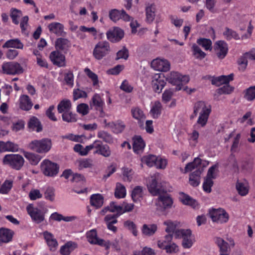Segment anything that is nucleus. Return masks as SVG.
Masks as SVG:
<instances>
[{
  "label": "nucleus",
  "instance_id": "13d9d810",
  "mask_svg": "<svg viewBox=\"0 0 255 255\" xmlns=\"http://www.w3.org/2000/svg\"><path fill=\"white\" fill-rule=\"evenodd\" d=\"M210 112H207L206 113L200 114L197 121V124L202 127H204L207 124Z\"/></svg>",
  "mask_w": 255,
  "mask_h": 255
},
{
  "label": "nucleus",
  "instance_id": "4d7b16f0",
  "mask_svg": "<svg viewBox=\"0 0 255 255\" xmlns=\"http://www.w3.org/2000/svg\"><path fill=\"white\" fill-rule=\"evenodd\" d=\"M233 89L234 88L230 86L228 83L225 84L223 87L218 89L217 92L220 95L224 94H229L233 91Z\"/></svg>",
  "mask_w": 255,
  "mask_h": 255
},
{
  "label": "nucleus",
  "instance_id": "ddd939ff",
  "mask_svg": "<svg viewBox=\"0 0 255 255\" xmlns=\"http://www.w3.org/2000/svg\"><path fill=\"white\" fill-rule=\"evenodd\" d=\"M172 204V198L167 194L159 195L156 202V205L164 210L170 208Z\"/></svg>",
  "mask_w": 255,
  "mask_h": 255
},
{
  "label": "nucleus",
  "instance_id": "bf43d9fd",
  "mask_svg": "<svg viewBox=\"0 0 255 255\" xmlns=\"http://www.w3.org/2000/svg\"><path fill=\"white\" fill-rule=\"evenodd\" d=\"M128 50L126 47H124L122 49L119 50L117 53V58L116 60H119L120 59H124L127 60L128 57Z\"/></svg>",
  "mask_w": 255,
  "mask_h": 255
},
{
  "label": "nucleus",
  "instance_id": "a18cd8bd",
  "mask_svg": "<svg viewBox=\"0 0 255 255\" xmlns=\"http://www.w3.org/2000/svg\"><path fill=\"white\" fill-rule=\"evenodd\" d=\"M192 49L193 54L196 58L201 60L206 56V53L202 51L201 48L196 44H193Z\"/></svg>",
  "mask_w": 255,
  "mask_h": 255
},
{
  "label": "nucleus",
  "instance_id": "f03ea898",
  "mask_svg": "<svg viewBox=\"0 0 255 255\" xmlns=\"http://www.w3.org/2000/svg\"><path fill=\"white\" fill-rule=\"evenodd\" d=\"M166 80L169 83L176 85L175 90L179 91L182 89L183 84L189 81V78L186 75H182L178 72H172L167 76Z\"/></svg>",
  "mask_w": 255,
  "mask_h": 255
},
{
  "label": "nucleus",
  "instance_id": "2eb2a0df",
  "mask_svg": "<svg viewBox=\"0 0 255 255\" xmlns=\"http://www.w3.org/2000/svg\"><path fill=\"white\" fill-rule=\"evenodd\" d=\"M27 211L31 218L37 223L44 220V215L37 208H34L32 204H29L26 207Z\"/></svg>",
  "mask_w": 255,
  "mask_h": 255
},
{
  "label": "nucleus",
  "instance_id": "58836bf2",
  "mask_svg": "<svg viewBox=\"0 0 255 255\" xmlns=\"http://www.w3.org/2000/svg\"><path fill=\"white\" fill-rule=\"evenodd\" d=\"M142 188L140 186H136L132 191L131 198L132 200L136 202L140 201L142 197Z\"/></svg>",
  "mask_w": 255,
  "mask_h": 255
},
{
  "label": "nucleus",
  "instance_id": "864d4df0",
  "mask_svg": "<svg viewBox=\"0 0 255 255\" xmlns=\"http://www.w3.org/2000/svg\"><path fill=\"white\" fill-rule=\"evenodd\" d=\"M123 174L124 176V180L130 182L132 179V175L133 174V171L130 168L124 167L122 168Z\"/></svg>",
  "mask_w": 255,
  "mask_h": 255
},
{
  "label": "nucleus",
  "instance_id": "e2e57ef3",
  "mask_svg": "<svg viewBox=\"0 0 255 255\" xmlns=\"http://www.w3.org/2000/svg\"><path fill=\"white\" fill-rule=\"evenodd\" d=\"M87 97V94L86 92L78 88L75 89L73 91V99L74 101L81 98Z\"/></svg>",
  "mask_w": 255,
  "mask_h": 255
},
{
  "label": "nucleus",
  "instance_id": "bb28decb",
  "mask_svg": "<svg viewBox=\"0 0 255 255\" xmlns=\"http://www.w3.org/2000/svg\"><path fill=\"white\" fill-rule=\"evenodd\" d=\"M107 125L116 134L122 132L126 128L125 125L122 121L109 123Z\"/></svg>",
  "mask_w": 255,
  "mask_h": 255
},
{
  "label": "nucleus",
  "instance_id": "a878e982",
  "mask_svg": "<svg viewBox=\"0 0 255 255\" xmlns=\"http://www.w3.org/2000/svg\"><path fill=\"white\" fill-rule=\"evenodd\" d=\"M180 195V200L183 204L189 205L194 208L198 206L197 201L188 195L183 192L181 193Z\"/></svg>",
  "mask_w": 255,
  "mask_h": 255
},
{
  "label": "nucleus",
  "instance_id": "aec40b11",
  "mask_svg": "<svg viewBox=\"0 0 255 255\" xmlns=\"http://www.w3.org/2000/svg\"><path fill=\"white\" fill-rule=\"evenodd\" d=\"M55 46L56 49L66 53L70 46V41L66 38H59L55 41Z\"/></svg>",
  "mask_w": 255,
  "mask_h": 255
},
{
  "label": "nucleus",
  "instance_id": "6e6d98bb",
  "mask_svg": "<svg viewBox=\"0 0 255 255\" xmlns=\"http://www.w3.org/2000/svg\"><path fill=\"white\" fill-rule=\"evenodd\" d=\"M12 186V181L9 180H5L2 184L0 188V193L1 194H7L11 189Z\"/></svg>",
  "mask_w": 255,
  "mask_h": 255
},
{
  "label": "nucleus",
  "instance_id": "5701e85b",
  "mask_svg": "<svg viewBox=\"0 0 255 255\" xmlns=\"http://www.w3.org/2000/svg\"><path fill=\"white\" fill-rule=\"evenodd\" d=\"M234 74H230L228 76L222 75L216 78H214L212 80V84L219 86L222 84H228L230 81L233 80Z\"/></svg>",
  "mask_w": 255,
  "mask_h": 255
},
{
  "label": "nucleus",
  "instance_id": "ea45409f",
  "mask_svg": "<svg viewBox=\"0 0 255 255\" xmlns=\"http://www.w3.org/2000/svg\"><path fill=\"white\" fill-rule=\"evenodd\" d=\"M166 82L160 78L152 81V87L154 91L158 93H160L162 89L165 86Z\"/></svg>",
  "mask_w": 255,
  "mask_h": 255
},
{
  "label": "nucleus",
  "instance_id": "37998d69",
  "mask_svg": "<svg viewBox=\"0 0 255 255\" xmlns=\"http://www.w3.org/2000/svg\"><path fill=\"white\" fill-rule=\"evenodd\" d=\"M22 15V13L21 10H18L15 8H12L10 9V16L12 19L13 23L17 25L19 23L18 18Z\"/></svg>",
  "mask_w": 255,
  "mask_h": 255
},
{
  "label": "nucleus",
  "instance_id": "603ef678",
  "mask_svg": "<svg viewBox=\"0 0 255 255\" xmlns=\"http://www.w3.org/2000/svg\"><path fill=\"white\" fill-rule=\"evenodd\" d=\"M216 2V0H206L205 6L211 13H217L218 9L215 7Z\"/></svg>",
  "mask_w": 255,
  "mask_h": 255
},
{
  "label": "nucleus",
  "instance_id": "e433bc0d",
  "mask_svg": "<svg viewBox=\"0 0 255 255\" xmlns=\"http://www.w3.org/2000/svg\"><path fill=\"white\" fill-rule=\"evenodd\" d=\"M223 34L228 40H230L233 38L235 40H239L240 38L239 34L235 31L227 27H225V31L223 32Z\"/></svg>",
  "mask_w": 255,
  "mask_h": 255
},
{
  "label": "nucleus",
  "instance_id": "2f4dec72",
  "mask_svg": "<svg viewBox=\"0 0 255 255\" xmlns=\"http://www.w3.org/2000/svg\"><path fill=\"white\" fill-rule=\"evenodd\" d=\"M90 203L92 206L99 208L103 205L104 197L99 194H93L90 197Z\"/></svg>",
  "mask_w": 255,
  "mask_h": 255
},
{
  "label": "nucleus",
  "instance_id": "393cba45",
  "mask_svg": "<svg viewBox=\"0 0 255 255\" xmlns=\"http://www.w3.org/2000/svg\"><path fill=\"white\" fill-rule=\"evenodd\" d=\"M220 249V255H228V243L220 237H216L215 241Z\"/></svg>",
  "mask_w": 255,
  "mask_h": 255
},
{
  "label": "nucleus",
  "instance_id": "79ce46f5",
  "mask_svg": "<svg viewBox=\"0 0 255 255\" xmlns=\"http://www.w3.org/2000/svg\"><path fill=\"white\" fill-rule=\"evenodd\" d=\"M155 10V9L153 4H151L146 7V20L149 23L152 22L154 19Z\"/></svg>",
  "mask_w": 255,
  "mask_h": 255
},
{
  "label": "nucleus",
  "instance_id": "6ab92c4d",
  "mask_svg": "<svg viewBox=\"0 0 255 255\" xmlns=\"http://www.w3.org/2000/svg\"><path fill=\"white\" fill-rule=\"evenodd\" d=\"M131 112L133 118L138 120L139 126L141 128H143V120L145 119V116L143 111L139 108L136 107L132 108L131 110Z\"/></svg>",
  "mask_w": 255,
  "mask_h": 255
},
{
  "label": "nucleus",
  "instance_id": "a211bd4d",
  "mask_svg": "<svg viewBox=\"0 0 255 255\" xmlns=\"http://www.w3.org/2000/svg\"><path fill=\"white\" fill-rule=\"evenodd\" d=\"M86 235L88 242L91 244L103 246V243L105 242L104 240L98 238L97 231L95 229L88 232Z\"/></svg>",
  "mask_w": 255,
  "mask_h": 255
},
{
  "label": "nucleus",
  "instance_id": "5fc2aeb1",
  "mask_svg": "<svg viewBox=\"0 0 255 255\" xmlns=\"http://www.w3.org/2000/svg\"><path fill=\"white\" fill-rule=\"evenodd\" d=\"M245 98L249 101L255 99V86H251L246 90Z\"/></svg>",
  "mask_w": 255,
  "mask_h": 255
},
{
  "label": "nucleus",
  "instance_id": "f8f14e48",
  "mask_svg": "<svg viewBox=\"0 0 255 255\" xmlns=\"http://www.w3.org/2000/svg\"><path fill=\"white\" fill-rule=\"evenodd\" d=\"M151 67L157 71L166 72L169 70L170 64L166 60L157 58L151 61Z\"/></svg>",
  "mask_w": 255,
  "mask_h": 255
},
{
  "label": "nucleus",
  "instance_id": "9b49d317",
  "mask_svg": "<svg viewBox=\"0 0 255 255\" xmlns=\"http://www.w3.org/2000/svg\"><path fill=\"white\" fill-rule=\"evenodd\" d=\"M214 50L219 59H223L228 53V45L224 41H218L214 44Z\"/></svg>",
  "mask_w": 255,
  "mask_h": 255
},
{
  "label": "nucleus",
  "instance_id": "c03bdc74",
  "mask_svg": "<svg viewBox=\"0 0 255 255\" xmlns=\"http://www.w3.org/2000/svg\"><path fill=\"white\" fill-rule=\"evenodd\" d=\"M95 153L100 154L105 157H109L111 155L112 151L108 145L104 144L101 149L96 150Z\"/></svg>",
  "mask_w": 255,
  "mask_h": 255
},
{
  "label": "nucleus",
  "instance_id": "c85d7f7f",
  "mask_svg": "<svg viewBox=\"0 0 255 255\" xmlns=\"http://www.w3.org/2000/svg\"><path fill=\"white\" fill-rule=\"evenodd\" d=\"M28 128L32 130L40 132L42 129V125L39 120L35 117H32L28 123Z\"/></svg>",
  "mask_w": 255,
  "mask_h": 255
},
{
  "label": "nucleus",
  "instance_id": "473e14b6",
  "mask_svg": "<svg viewBox=\"0 0 255 255\" xmlns=\"http://www.w3.org/2000/svg\"><path fill=\"white\" fill-rule=\"evenodd\" d=\"M162 109V106L161 103L158 101H155L150 111V114L152 118L157 119L161 114Z\"/></svg>",
  "mask_w": 255,
  "mask_h": 255
},
{
  "label": "nucleus",
  "instance_id": "f257e3e1",
  "mask_svg": "<svg viewBox=\"0 0 255 255\" xmlns=\"http://www.w3.org/2000/svg\"><path fill=\"white\" fill-rule=\"evenodd\" d=\"M2 162L4 165H7L13 169L19 170L23 166L24 159L20 154H8L3 157Z\"/></svg>",
  "mask_w": 255,
  "mask_h": 255
},
{
  "label": "nucleus",
  "instance_id": "9d476101",
  "mask_svg": "<svg viewBox=\"0 0 255 255\" xmlns=\"http://www.w3.org/2000/svg\"><path fill=\"white\" fill-rule=\"evenodd\" d=\"M210 216L213 222L223 223L229 219L228 214L224 210H213L210 213Z\"/></svg>",
  "mask_w": 255,
  "mask_h": 255
},
{
  "label": "nucleus",
  "instance_id": "49530a36",
  "mask_svg": "<svg viewBox=\"0 0 255 255\" xmlns=\"http://www.w3.org/2000/svg\"><path fill=\"white\" fill-rule=\"evenodd\" d=\"M197 43L206 50L212 49V41L210 39L200 38L197 39Z\"/></svg>",
  "mask_w": 255,
  "mask_h": 255
},
{
  "label": "nucleus",
  "instance_id": "7ed1b4c3",
  "mask_svg": "<svg viewBox=\"0 0 255 255\" xmlns=\"http://www.w3.org/2000/svg\"><path fill=\"white\" fill-rule=\"evenodd\" d=\"M1 69L3 74L10 75L21 74L24 71L20 64L15 61L4 62L1 66Z\"/></svg>",
  "mask_w": 255,
  "mask_h": 255
},
{
  "label": "nucleus",
  "instance_id": "20e7f679",
  "mask_svg": "<svg viewBox=\"0 0 255 255\" xmlns=\"http://www.w3.org/2000/svg\"><path fill=\"white\" fill-rule=\"evenodd\" d=\"M110 51V44L107 41H101L95 46L93 50V55L98 60L102 59L108 55Z\"/></svg>",
  "mask_w": 255,
  "mask_h": 255
},
{
  "label": "nucleus",
  "instance_id": "6e6552de",
  "mask_svg": "<svg viewBox=\"0 0 255 255\" xmlns=\"http://www.w3.org/2000/svg\"><path fill=\"white\" fill-rule=\"evenodd\" d=\"M149 192L153 196L160 195L161 193L166 192V190L156 179H152L151 182L147 185Z\"/></svg>",
  "mask_w": 255,
  "mask_h": 255
},
{
  "label": "nucleus",
  "instance_id": "39448f33",
  "mask_svg": "<svg viewBox=\"0 0 255 255\" xmlns=\"http://www.w3.org/2000/svg\"><path fill=\"white\" fill-rule=\"evenodd\" d=\"M191 231L189 229L177 230L175 231V237L176 238H182V245L183 247L185 249H189L193 245L191 239Z\"/></svg>",
  "mask_w": 255,
  "mask_h": 255
},
{
  "label": "nucleus",
  "instance_id": "412c9836",
  "mask_svg": "<svg viewBox=\"0 0 255 255\" xmlns=\"http://www.w3.org/2000/svg\"><path fill=\"white\" fill-rule=\"evenodd\" d=\"M49 30L57 36H64L66 32L64 31V26L59 22H52L49 24Z\"/></svg>",
  "mask_w": 255,
  "mask_h": 255
},
{
  "label": "nucleus",
  "instance_id": "f3484780",
  "mask_svg": "<svg viewBox=\"0 0 255 255\" xmlns=\"http://www.w3.org/2000/svg\"><path fill=\"white\" fill-rule=\"evenodd\" d=\"M50 58L54 65L59 67L65 65V56L58 50L52 52Z\"/></svg>",
  "mask_w": 255,
  "mask_h": 255
},
{
  "label": "nucleus",
  "instance_id": "0e129e2a",
  "mask_svg": "<svg viewBox=\"0 0 255 255\" xmlns=\"http://www.w3.org/2000/svg\"><path fill=\"white\" fill-rule=\"evenodd\" d=\"M109 16L111 20L116 22L121 19V11L114 9L110 11Z\"/></svg>",
  "mask_w": 255,
  "mask_h": 255
},
{
  "label": "nucleus",
  "instance_id": "774afa93",
  "mask_svg": "<svg viewBox=\"0 0 255 255\" xmlns=\"http://www.w3.org/2000/svg\"><path fill=\"white\" fill-rule=\"evenodd\" d=\"M124 225L127 227L128 230L132 231L133 235L134 236H136L137 235V231L136 230V227L135 224L132 221H127L125 222Z\"/></svg>",
  "mask_w": 255,
  "mask_h": 255
},
{
  "label": "nucleus",
  "instance_id": "72a5a7b5",
  "mask_svg": "<svg viewBox=\"0 0 255 255\" xmlns=\"http://www.w3.org/2000/svg\"><path fill=\"white\" fill-rule=\"evenodd\" d=\"M71 106V103L69 100L64 99L58 104L57 110L59 113H63L64 112L70 111Z\"/></svg>",
  "mask_w": 255,
  "mask_h": 255
},
{
  "label": "nucleus",
  "instance_id": "0eeeda50",
  "mask_svg": "<svg viewBox=\"0 0 255 255\" xmlns=\"http://www.w3.org/2000/svg\"><path fill=\"white\" fill-rule=\"evenodd\" d=\"M28 147L31 150L38 153L46 152L48 151V139L43 138L39 140H33L29 143Z\"/></svg>",
  "mask_w": 255,
  "mask_h": 255
},
{
  "label": "nucleus",
  "instance_id": "c756f323",
  "mask_svg": "<svg viewBox=\"0 0 255 255\" xmlns=\"http://www.w3.org/2000/svg\"><path fill=\"white\" fill-rule=\"evenodd\" d=\"M33 104L27 95H22L20 98V108L24 111L29 110Z\"/></svg>",
  "mask_w": 255,
  "mask_h": 255
},
{
  "label": "nucleus",
  "instance_id": "8fccbe9b",
  "mask_svg": "<svg viewBox=\"0 0 255 255\" xmlns=\"http://www.w3.org/2000/svg\"><path fill=\"white\" fill-rule=\"evenodd\" d=\"M97 136L99 138H102L107 143H112L113 142V138L112 136L107 132L100 131L98 133Z\"/></svg>",
  "mask_w": 255,
  "mask_h": 255
},
{
  "label": "nucleus",
  "instance_id": "4c0bfd02",
  "mask_svg": "<svg viewBox=\"0 0 255 255\" xmlns=\"http://www.w3.org/2000/svg\"><path fill=\"white\" fill-rule=\"evenodd\" d=\"M157 230V226L155 224L147 225L144 224L142 228V233L146 235L150 236L153 235Z\"/></svg>",
  "mask_w": 255,
  "mask_h": 255
},
{
  "label": "nucleus",
  "instance_id": "052dcab7",
  "mask_svg": "<svg viewBox=\"0 0 255 255\" xmlns=\"http://www.w3.org/2000/svg\"><path fill=\"white\" fill-rule=\"evenodd\" d=\"M213 185V181L212 179L210 178H205L203 184V190L207 193H210L211 192V187Z\"/></svg>",
  "mask_w": 255,
  "mask_h": 255
},
{
  "label": "nucleus",
  "instance_id": "69168bd1",
  "mask_svg": "<svg viewBox=\"0 0 255 255\" xmlns=\"http://www.w3.org/2000/svg\"><path fill=\"white\" fill-rule=\"evenodd\" d=\"M85 72L88 77L93 81V85L96 86L98 85L99 82L98 76L88 68H86Z\"/></svg>",
  "mask_w": 255,
  "mask_h": 255
},
{
  "label": "nucleus",
  "instance_id": "a19ab883",
  "mask_svg": "<svg viewBox=\"0 0 255 255\" xmlns=\"http://www.w3.org/2000/svg\"><path fill=\"white\" fill-rule=\"evenodd\" d=\"M126 190L125 187L121 183H117L115 192V196L116 198H121L126 196Z\"/></svg>",
  "mask_w": 255,
  "mask_h": 255
},
{
  "label": "nucleus",
  "instance_id": "09e8293b",
  "mask_svg": "<svg viewBox=\"0 0 255 255\" xmlns=\"http://www.w3.org/2000/svg\"><path fill=\"white\" fill-rule=\"evenodd\" d=\"M62 118L64 122L67 123H72L76 121L75 115L73 114L71 111L62 113Z\"/></svg>",
  "mask_w": 255,
  "mask_h": 255
},
{
  "label": "nucleus",
  "instance_id": "680f3d73",
  "mask_svg": "<svg viewBox=\"0 0 255 255\" xmlns=\"http://www.w3.org/2000/svg\"><path fill=\"white\" fill-rule=\"evenodd\" d=\"M89 106L85 103H81L77 106V111L82 115L85 116L89 113Z\"/></svg>",
  "mask_w": 255,
  "mask_h": 255
},
{
  "label": "nucleus",
  "instance_id": "338daca9",
  "mask_svg": "<svg viewBox=\"0 0 255 255\" xmlns=\"http://www.w3.org/2000/svg\"><path fill=\"white\" fill-rule=\"evenodd\" d=\"M58 246V242L56 239H53V235L49 233V247L50 251H54Z\"/></svg>",
  "mask_w": 255,
  "mask_h": 255
},
{
  "label": "nucleus",
  "instance_id": "4be33fe9",
  "mask_svg": "<svg viewBox=\"0 0 255 255\" xmlns=\"http://www.w3.org/2000/svg\"><path fill=\"white\" fill-rule=\"evenodd\" d=\"M132 147L135 152L138 153L139 151H141L144 149L145 144L140 135H134L132 137Z\"/></svg>",
  "mask_w": 255,
  "mask_h": 255
},
{
  "label": "nucleus",
  "instance_id": "4468645a",
  "mask_svg": "<svg viewBox=\"0 0 255 255\" xmlns=\"http://www.w3.org/2000/svg\"><path fill=\"white\" fill-rule=\"evenodd\" d=\"M104 103L102 101L100 96L98 94H95L92 97L91 102L90 103V106L92 108L95 107L97 111L100 112V117H104L105 116V113L103 111V107Z\"/></svg>",
  "mask_w": 255,
  "mask_h": 255
},
{
  "label": "nucleus",
  "instance_id": "dca6fc26",
  "mask_svg": "<svg viewBox=\"0 0 255 255\" xmlns=\"http://www.w3.org/2000/svg\"><path fill=\"white\" fill-rule=\"evenodd\" d=\"M211 112V109L207 108L205 102L198 101L194 104L193 114L190 116V119H193L196 117L199 113L200 115Z\"/></svg>",
  "mask_w": 255,
  "mask_h": 255
},
{
  "label": "nucleus",
  "instance_id": "f704fd0d",
  "mask_svg": "<svg viewBox=\"0 0 255 255\" xmlns=\"http://www.w3.org/2000/svg\"><path fill=\"white\" fill-rule=\"evenodd\" d=\"M201 162L202 160L200 158H195L193 162H189L186 165L185 167V173L191 171L195 168H199V167L203 166L201 165Z\"/></svg>",
  "mask_w": 255,
  "mask_h": 255
},
{
  "label": "nucleus",
  "instance_id": "cd10ccee",
  "mask_svg": "<svg viewBox=\"0 0 255 255\" xmlns=\"http://www.w3.org/2000/svg\"><path fill=\"white\" fill-rule=\"evenodd\" d=\"M4 48H14L16 49H22L23 44L18 38L10 39L5 42L2 45Z\"/></svg>",
  "mask_w": 255,
  "mask_h": 255
},
{
  "label": "nucleus",
  "instance_id": "3c124183",
  "mask_svg": "<svg viewBox=\"0 0 255 255\" xmlns=\"http://www.w3.org/2000/svg\"><path fill=\"white\" fill-rule=\"evenodd\" d=\"M227 166L231 168L233 170H234L235 172L238 171L239 167L237 161L234 155L231 154L229 156Z\"/></svg>",
  "mask_w": 255,
  "mask_h": 255
},
{
  "label": "nucleus",
  "instance_id": "423d86ee",
  "mask_svg": "<svg viewBox=\"0 0 255 255\" xmlns=\"http://www.w3.org/2000/svg\"><path fill=\"white\" fill-rule=\"evenodd\" d=\"M145 163L149 167L155 166L157 168L164 169L165 168L167 161L165 159L161 158L158 159L153 155H148L143 157Z\"/></svg>",
  "mask_w": 255,
  "mask_h": 255
},
{
  "label": "nucleus",
  "instance_id": "1a4fd4ad",
  "mask_svg": "<svg viewBox=\"0 0 255 255\" xmlns=\"http://www.w3.org/2000/svg\"><path fill=\"white\" fill-rule=\"evenodd\" d=\"M107 39L112 42L120 41L124 36V31L119 27H114L106 33Z\"/></svg>",
  "mask_w": 255,
  "mask_h": 255
},
{
  "label": "nucleus",
  "instance_id": "c9c22d12",
  "mask_svg": "<svg viewBox=\"0 0 255 255\" xmlns=\"http://www.w3.org/2000/svg\"><path fill=\"white\" fill-rule=\"evenodd\" d=\"M23 154L32 165H37L40 160L39 155L31 152L23 151Z\"/></svg>",
  "mask_w": 255,
  "mask_h": 255
},
{
  "label": "nucleus",
  "instance_id": "b1692460",
  "mask_svg": "<svg viewBox=\"0 0 255 255\" xmlns=\"http://www.w3.org/2000/svg\"><path fill=\"white\" fill-rule=\"evenodd\" d=\"M77 247L76 243L69 241L62 246L60 249V253L62 255H69Z\"/></svg>",
  "mask_w": 255,
  "mask_h": 255
},
{
  "label": "nucleus",
  "instance_id": "7c9ffc66",
  "mask_svg": "<svg viewBox=\"0 0 255 255\" xmlns=\"http://www.w3.org/2000/svg\"><path fill=\"white\" fill-rule=\"evenodd\" d=\"M13 232L10 230L5 228L0 229V241L3 243L10 241L13 236Z\"/></svg>",
  "mask_w": 255,
  "mask_h": 255
},
{
  "label": "nucleus",
  "instance_id": "de8ad7c7",
  "mask_svg": "<svg viewBox=\"0 0 255 255\" xmlns=\"http://www.w3.org/2000/svg\"><path fill=\"white\" fill-rule=\"evenodd\" d=\"M59 169V166L56 163L49 160V176L54 177L56 176Z\"/></svg>",
  "mask_w": 255,
  "mask_h": 255
}]
</instances>
